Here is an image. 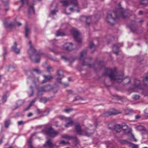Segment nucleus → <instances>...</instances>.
Instances as JSON below:
<instances>
[{
  "instance_id": "58",
  "label": "nucleus",
  "mask_w": 148,
  "mask_h": 148,
  "mask_svg": "<svg viewBox=\"0 0 148 148\" xmlns=\"http://www.w3.org/2000/svg\"><path fill=\"white\" fill-rule=\"evenodd\" d=\"M143 148H147L146 147H143Z\"/></svg>"
},
{
  "instance_id": "4",
  "label": "nucleus",
  "mask_w": 148,
  "mask_h": 148,
  "mask_svg": "<svg viewBox=\"0 0 148 148\" xmlns=\"http://www.w3.org/2000/svg\"><path fill=\"white\" fill-rule=\"evenodd\" d=\"M61 2L63 4V5L65 6L69 5L70 4H71L73 5V8H71L69 9V11L70 12H67L66 11V13L67 14H69L71 12L73 11V9L75 10L76 9H78V2L77 0H62Z\"/></svg>"
},
{
  "instance_id": "37",
  "label": "nucleus",
  "mask_w": 148,
  "mask_h": 148,
  "mask_svg": "<svg viewBox=\"0 0 148 148\" xmlns=\"http://www.w3.org/2000/svg\"><path fill=\"white\" fill-rule=\"evenodd\" d=\"M130 134L131 135V136L132 137V138L130 139V140L132 141H136V140L134 138L133 135L131 133H130Z\"/></svg>"
},
{
  "instance_id": "50",
  "label": "nucleus",
  "mask_w": 148,
  "mask_h": 148,
  "mask_svg": "<svg viewBox=\"0 0 148 148\" xmlns=\"http://www.w3.org/2000/svg\"><path fill=\"white\" fill-rule=\"evenodd\" d=\"M32 79H31L30 77H29L27 79V81H29L30 80H31Z\"/></svg>"
},
{
  "instance_id": "45",
  "label": "nucleus",
  "mask_w": 148,
  "mask_h": 148,
  "mask_svg": "<svg viewBox=\"0 0 148 148\" xmlns=\"http://www.w3.org/2000/svg\"><path fill=\"white\" fill-rule=\"evenodd\" d=\"M118 113H117V112H109V114H110V115L115 114H117Z\"/></svg>"
},
{
  "instance_id": "38",
  "label": "nucleus",
  "mask_w": 148,
  "mask_h": 148,
  "mask_svg": "<svg viewBox=\"0 0 148 148\" xmlns=\"http://www.w3.org/2000/svg\"><path fill=\"white\" fill-rule=\"evenodd\" d=\"M95 47L94 45L93 44L92 42H91L89 45V47L90 48H91L93 47Z\"/></svg>"
},
{
  "instance_id": "60",
  "label": "nucleus",
  "mask_w": 148,
  "mask_h": 148,
  "mask_svg": "<svg viewBox=\"0 0 148 148\" xmlns=\"http://www.w3.org/2000/svg\"><path fill=\"white\" fill-rule=\"evenodd\" d=\"M129 131V133L131 132V131L130 130Z\"/></svg>"
},
{
  "instance_id": "55",
  "label": "nucleus",
  "mask_w": 148,
  "mask_h": 148,
  "mask_svg": "<svg viewBox=\"0 0 148 148\" xmlns=\"http://www.w3.org/2000/svg\"><path fill=\"white\" fill-rule=\"evenodd\" d=\"M5 54H6V52H5L3 53V56H4V54H5Z\"/></svg>"
},
{
  "instance_id": "63",
  "label": "nucleus",
  "mask_w": 148,
  "mask_h": 148,
  "mask_svg": "<svg viewBox=\"0 0 148 148\" xmlns=\"http://www.w3.org/2000/svg\"><path fill=\"white\" fill-rule=\"evenodd\" d=\"M126 126L127 127V125H126Z\"/></svg>"
},
{
  "instance_id": "7",
  "label": "nucleus",
  "mask_w": 148,
  "mask_h": 148,
  "mask_svg": "<svg viewBox=\"0 0 148 148\" xmlns=\"http://www.w3.org/2000/svg\"><path fill=\"white\" fill-rule=\"evenodd\" d=\"M75 39L79 42H82V39L80 38L79 34L78 31L75 29H73L71 31Z\"/></svg>"
},
{
  "instance_id": "26",
  "label": "nucleus",
  "mask_w": 148,
  "mask_h": 148,
  "mask_svg": "<svg viewBox=\"0 0 148 148\" xmlns=\"http://www.w3.org/2000/svg\"><path fill=\"white\" fill-rule=\"evenodd\" d=\"M144 82L145 85H148V77L146 76L144 79Z\"/></svg>"
},
{
  "instance_id": "54",
  "label": "nucleus",
  "mask_w": 148,
  "mask_h": 148,
  "mask_svg": "<svg viewBox=\"0 0 148 148\" xmlns=\"http://www.w3.org/2000/svg\"><path fill=\"white\" fill-rule=\"evenodd\" d=\"M77 99L76 100L79 99V97H77Z\"/></svg>"
},
{
  "instance_id": "49",
  "label": "nucleus",
  "mask_w": 148,
  "mask_h": 148,
  "mask_svg": "<svg viewBox=\"0 0 148 148\" xmlns=\"http://www.w3.org/2000/svg\"><path fill=\"white\" fill-rule=\"evenodd\" d=\"M57 80L58 82H60V81L61 80V79L60 78H57Z\"/></svg>"
},
{
  "instance_id": "46",
  "label": "nucleus",
  "mask_w": 148,
  "mask_h": 148,
  "mask_svg": "<svg viewBox=\"0 0 148 148\" xmlns=\"http://www.w3.org/2000/svg\"><path fill=\"white\" fill-rule=\"evenodd\" d=\"M32 115V113H29L27 115L28 117H30Z\"/></svg>"
},
{
  "instance_id": "23",
  "label": "nucleus",
  "mask_w": 148,
  "mask_h": 148,
  "mask_svg": "<svg viewBox=\"0 0 148 148\" xmlns=\"http://www.w3.org/2000/svg\"><path fill=\"white\" fill-rule=\"evenodd\" d=\"M8 94L6 95H4L3 96L2 98V101L3 103L6 102L7 100V97H8Z\"/></svg>"
},
{
  "instance_id": "13",
  "label": "nucleus",
  "mask_w": 148,
  "mask_h": 148,
  "mask_svg": "<svg viewBox=\"0 0 148 148\" xmlns=\"http://www.w3.org/2000/svg\"><path fill=\"white\" fill-rule=\"evenodd\" d=\"M135 85L134 87V91L137 92H138V90L136 89H138L139 88V85L140 84V81L138 80H136L135 81Z\"/></svg>"
},
{
  "instance_id": "51",
  "label": "nucleus",
  "mask_w": 148,
  "mask_h": 148,
  "mask_svg": "<svg viewBox=\"0 0 148 148\" xmlns=\"http://www.w3.org/2000/svg\"><path fill=\"white\" fill-rule=\"evenodd\" d=\"M142 11H140L139 12V14H142Z\"/></svg>"
},
{
  "instance_id": "33",
  "label": "nucleus",
  "mask_w": 148,
  "mask_h": 148,
  "mask_svg": "<svg viewBox=\"0 0 148 148\" xmlns=\"http://www.w3.org/2000/svg\"><path fill=\"white\" fill-rule=\"evenodd\" d=\"M133 97L134 99L137 100L139 99V96L138 95H134Z\"/></svg>"
},
{
  "instance_id": "14",
  "label": "nucleus",
  "mask_w": 148,
  "mask_h": 148,
  "mask_svg": "<svg viewBox=\"0 0 148 148\" xmlns=\"http://www.w3.org/2000/svg\"><path fill=\"white\" fill-rule=\"evenodd\" d=\"M44 80L43 81V83L49 81L53 79V77L50 76L44 75Z\"/></svg>"
},
{
  "instance_id": "17",
  "label": "nucleus",
  "mask_w": 148,
  "mask_h": 148,
  "mask_svg": "<svg viewBox=\"0 0 148 148\" xmlns=\"http://www.w3.org/2000/svg\"><path fill=\"white\" fill-rule=\"evenodd\" d=\"M25 36L26 38H28V35L29 34L30 32V30L27 27H25Z\"/></svg>"
},
{
  "instance_id": "18",
  "label": "nucleus",
  "mask_w": 148,
  "mask_h": 148,
  "mask_svg": "<svg viewBox=\"0 0 148 148\" xmlns=\"http://www.w3.org/2000/svg\"><path fill=\"white\" fill-rule=\"evenodd\" d=\"M45 145L46 147H50L52 146L53 144L50 140H48L46 142Z\"/></svg>"
},
{
  "instance_id": "21",
  "label": "nucleus",
  "mask_w": 148,
  "mask_h": 148,
  "mask_svg": "<svg viewBox=\"0 0 148 148\" xmlns=\"http://www.w3.org/2000/svg\"><path fill=\"white\" fill-rule=\"evenodd\" d=\"M136 129L137 130L140 131L144 129V127L141 125H139L136 127Z\"/></svg>"
},
{
  "instance_id": "1",
  "label": "nucleus",
  "mask_w": 148,
  "mask_h": 148,
  "mask_svg": "<svg viewBox=\"0 0 148 148\" xmlns=\"http://www.w3.org/2000/svg\"><path fill=\"white\" fill-rule=\"evenodd\" d=\"M125 11L122 8L117 9L114 11L112 13H108L106 18L107 22L110 25H113L115 21V18L119 16L123 18L125 17L124 15Z\"/></svg>"
},
{
  "instance_id": "39",
  "label": "nucleus",
  "mask_w": 148,
  "mask_h": 148,
  "mask_svg": "<svg viewBox=\"0 0 148 148\" xmlns=\"http://www.w3.org/2000/svg\"><path fill=\"white\" fill-rule=\"evenodd\" d=\"M24 123V122L22 121H19L18 122V124L19 125L23 124Z\"/></svg>"
},
{
  "instance_id": "5",
  "label": "nucleus",
  "mask_w": 148,
  "mask_h": 148,
  "mask_svg": "<svg viewBox=\"0 0 148 148\" xmlns=\"http://www.w3.org/2000/svg\"><path fill=\"white\" fill-rule=\"evenodd\" d=\"M75 130L77 133L80 135H84L88 136H90L92 133L87 132L85 131H83L81 129V126L78 123H76L75 126Z\"/></svg>"
},
{
  "instance_id": "28",
  "label": "nucleus",
  "mask_w": 148,
  "mask_h": 148,
  "mask_svg": "<svg viewBox=\"0 0 148 148\" xmlns=\"http://www.w3.org/2000/svg\"><path fill=\"white\" fill-rule=\"evenodd\" d=\"M130 146L132 147V148H137L138 145H136L133 144L131 143L130 144Z\"/></svg>"
},
{
  "instance_id": "20",
  "label": "nucleus",
  "mask_w": 148,
  "mask_h": 148,
  "mask_svg": "<svg viewBox=\"0 0 148 148\" xmlns=\"http://www.w3.org/2000/svg\"><path fill=\"white\" fill-rule=\"evenodd\" d=\"M65 35V34L62 32H60L59 31H58L56 34L57 36H64Z\"/></svg>"
},
{
  "instance_id": "42",
  "label": "nucleus",
  "mask_w": 148,
  "mask_h": 148,
  "mask_svg": "<svg viewBox=\"0 0 148 148\" xmlns=\"http://www.w3.org/2000/svg\"><path fill=\"white\" fill-rule=\"evenodd\" d=\"M22 103L23 101L22 100H19L18 101L17 104L20 106L21 105L23 104Z\"/></svg>"
},
{
  "instance_id": "30",
  "label": "nucleus",
  "mask_w": 148,
  "mask_h": 148,
  "mask_svg": "<svg viewBox=\"0 0 148 148\" xmlns=\"http://www.w3.org/2000/svg\"><path fill=\"white\" fill-rule=\"evenodd\" d=\"M148 3L147 0H142L141 1V3L143 5H145L147 4Z\"/></svg>"
},
{
  "instance_id": "10",
  "label": "nucleus",
  "mask_w": 148,
  "mask_h": 148,
  "mask_svg": "<svg viewBox=\"0 0 148 148\" xmlns=\"http://www.w3.org/2000/svg\"><path fill=\"white\" fill-rule=\"evenodd\" d=\"M50 86H48L44 87H42L40 88L39 90L37 93V95L38 96L40 95H42L43 92L45 91H47L50 88Z\"/></svg>"
},
{
  "instance_id": "16",
  "label": "nucleus",
  "mask_w": 148,
  "mask_h": 148,
  "mask_svg": "<svg viewBox=\"0 0 148 148\" xmlns=\"http://www.w3.org/2000/svg\"><path fill=\"white\" fill-rule=\"evenodd\" d=\"M113 50L114 53L117 55L118 54V47L117 45H115L113 46Z\"/></svg>"
},
{
  "instance_id": "61",
  "label": "nucleus",
  "mask_w": 148,
  "mask_h": 148,
  "mask_svg": "<svg viewBox=\"0 0 148 148\" xmlns=\"http://www.w3.org/2000/svg\"><path fill=\"white\" fill-rule=\"evenodd\" d=\"M125 131H127V130H125Z\"/></svg>"
},
{
  "instance_id": "9",
  "label": "nucleus",
  "mask_w": 148,
  "mask_h": 148,
  "mask_svg": "<svg viewBox=\"0 0 148 148\" xmlns=\"http://www.w3.org/2000/svg\"><path fill=\"white\" fill-rule=\"evenodd\" d=\"M46 133L51 137H55L58 134V132L55 131L51 127H50Z\"/></svg>"
},
{
  "instance_id": "40",
  "label": "nucleus",
  "mask_w": 148,
  "mask_h": 148,
  "mask_svg": "<svg viewBox=\"0 0 148 148\" xmlns=\"http://www.w3.org/2000/svg\"><path fill=\"white\" fill-rule=\"evenodd\" d=\"M121 125L119 124L116 125V128H115V129L116 130V128H118L119 130L121 128Z\"/></svg>"
},
{
  "instance_id": "57",
  "label": "nucleus",
  "mask_w": 148,
  "mask_h": 148,
  "mask_svg": "<svg viewBox=\"0 0 148 148\" xmlns=\"http://www.w3.org/2000/svg\"><path fill=\"white\" fill-rule=\"evenodd\" d=\"M40 101H41L42 102H43V101H42V99H40Z\"/></svg>"
},
{
  "instance_id": "62",
  "label": "nucleus",
  "mask_w": 148,
  "mask_h": 148,
  "mask_svg": "<svg viewBox=\"0 0 148 148\" xmlns=\"http://www.w3.org/2000/svg\"><path fill=\"white\" fill-rule=\"evenodd\" d=\"M147 25H148V23H147Z\"/></svg>"
},
{
  "instance_id": "15",
  "label": "nucleus",
  "mask_w": 148,
  "mask_h": 148,
  "mask_svg": "<svg viewBox=\"0 0 148 148\" xmlns=\"http://www.w3.org/2000/svg\"><path fill=\"white\" fill-rule=\"evenodd\" d=\"M28 12L29 14H35L34 10L32 6H29Z\"/></svg>"
},
{
  "instance_id": "22",
  "label": "nucleus",
  "mask_w": 148,
  "mask_h": 148,
  "mask_svg": "<svg viewBox=\"0 0 148 148\" xmlns=\"http://www.w3.org/2000/svg\"><path fill=\"white\" fill-rule=\"evenodd\" d=\"M36 101V99H34L30 102L29 105V107L27 109V110H28L29 108L31 107L32 105L34 103V102Z\"/></svg>"
},
{
  "instance_id": "47",
  "label": "nucleus",
  "mask_w": 148,
  "mask_h": 148,
  "mask_svg": "<svg viewBox=\"0 0 148 148\" xmlns=\"http://www.w3.org/2000/svg\"><path fill=\"white\" fill-rule=\"evenodd\" d=\"M41 111L39 110L38 109L37 110V112L38 114H39L40 113Z\"/></svg>"
},
{
  "instance_id": "24",
  "label": "nucleus",
  "mask_w": 148,
  "mask_h": 148,
  "mask_svg": "<svg viewBox=\"0 0 148 148\" xmlns=\"http://www.w3.org/2000/svg\"><path fill=\"white\" fill-rule=\"evenodd\" d=\"M87 53L86 50H84L82 51L80 54V56L81 57H82L84 55L86 54Z\"/></svg>"
},
{
  "instance_id": "29",
  "label": "nucleus",
  "mask_w": 148,
  "mask_h": 148,
  "mask_svg": "<svg viewBox=\"0 0 148 148\" xmlns=\"http://www.w3.org/2000/svg\"><path fill=\"white\" fill-rule=\"evenodd\" d=\"M40 71L38 69H34L33 71V73L35 74L36 73H40Z\"/></svg>"
},
{
  "instance_id": "36",
  "label": "nucleus",
  "mask_w": 148,
  "mask_h": 148,
  "mask_svg": "<svg viewBox=\"0 0 148 148\" xmlns=\"http://www.w3.org/2000/svg\"><path fill=\"white\" fill-rule=\"evenodd\" d=\"M30 89L31 90V91L32 92V93L31 94L29 92V97H30L32 96L33 93V91L32 90V88L31 87Z\"/></svg>"
},
{
  "instance_id": "31",
  "label": "nucleus",
  "mask_w": 148,
  "mask_h": 148,
  "mask_svg": "<svg viewBox=\"0 0 148 148\" xmlns=\"http://www.w3.org/2000/svg\"><path fill=\"white\" fill-rule=\"evenodd\" d=\"M57 11V10H54L51 11L50 14L51 15H54Z\"/></svg>"
},
{
  "instance_id": "6",
  "label": "nucleus",
  "mask_w": 148,
  "mask_h": 148,
  "mask_svg": "<svg viewBox=\"0 0 148 148\" xmlns=\"http://www.w3.org/2000/svg\"><path fill=\"white\" fill-rule=\"evenodd\" d=\"M59 117L60 119L65 121L66 123L65 124V126L66 127L70 126L73 124L72 119L70 117L66 118L63 116H60Z\"/></svg>"
},
{
  "instance_id": "3",
  "label": "nucleus",
  "mask_w": 148,
  "mask_h": 148,
  "mask_svg": "<svg viewBox=\"0 0 148 148\" xmlns=\"http://www.w3.org/2000/svg\"><path fill=\"white\" fill-rule=\"evenodd\" d=\"M106 72L104 73V75H108L112 80H116L118 82L121 81L123 77L122 75L117 76L116 74V71L110 68H106Z\"/></svg>"
},
{
  "instance_id": "41",
  "label": "nucleus",
  "mask_w": 148,
  "mask_h": 148,
  "mask_svg": "<svg viewBox=\"0 0 148 148\" xmlns=\"http://www.w3.org/2000/svg\"><path fill=\"white\" fill-rule=\"evenodd\" d=\"M22 3L23 4L25 2L27 4L28 3V0H21Z\"/></svg>"
},
{
  "instance_id": "35",
  "label": "nucleus",
  "mask_w": 148,
  "mask_h": 148,
  "mask_svg": "<svg viewBox=\"0 0 148 148\" xmlns=\"http://www.w3.org/2000/svg\"><path fill=\"white\" fill-rule=\"evenodd\" d=\"M47 69L49 71H53L52 67L50 66H48Z\"/></svg>"
},
{
  "instance_id": "52",
  "label": "nucleus",
  "mask_w": 148,
  "mask_h": 148,
  "mask_svg": "<svg viewBox=\"0 0 148 148\" xmlns=\"http://www.w3.org/2000/svg\"><path fill=\"white\" fill-rule=\"evenodd\" d=\"M127 79H128V80H129V82H128V83H130V78L129 77H128V78H127Z\"/></svg>"
},
{
  "instance_id": "56",
  "label": "nucleus",
  "mask_w": 148,
  "mask_h": 148,
  "mask_svg": "<svg viewBox=\"0 0 148 148\" xmlns=\"http://www.w3.org/2000/svg\"><path fill=\"white\" fill-rule=\"evenodd\" d=\"M77 12H79V10L78 9L77 10Z\"/></svg>"
},
{
  "instance_id": "32",
  "label": "nucleus",
  "mask_w": 148,
  "mask_h": 148,
  "mask_svg": "<svg viewBox=\"0 0 148 148\" xmlns=\"http://www.w3.org/2000/svg\"><path fill=\"white\" fill-rule=\"evenodd\" d=\"M62 137L66 139H69L70 138L67 135H64L62 136Z\"/></svg>"
},
{
  "instance_id": "34",
  "label": "nucleus",
  "mask_w": 148,
  "mask_h": 148,
  "mask_svg": "<svg viewBox=\"0 0 148 148\" xmlns=\"http://www.w3.org/2000/svg\"><path fill=\"white\" fill-rule=\"evenodd\" d=\"M60 144H62L63 145H65L66 144L68 143L65 142L64 140H62L60 142Z\"/></svg>"
},
{
  "instance_id": "25",
  "label": "nucleus",
  "mask_w": 148,
  "mask_h": 148,
  "mask_svg": "<svg viewBox=\"0 0 148 148\" xmlns=\"http://www.w3.org/2000/svg\"><path fill=\"white\" fill-rule=\"evenodd\" d=\"M58 74L59 76H62L63 75V71L61 70H59L58 71Z\"/></svg>"
},
{
  "instance_id": "44",
  "label": "nucleus",
  "mask_w": 148,
  "mask_h": 148,
  "mask_svg": "<svg viewBox=\"0 0 148 148\" xmlns=\"http://www.w3.org/2000/svg\"><path fill=\"white\" fill-rule=\"evenodd\" d=\"M5 138L4 136H3L2 137L1 139L0 140V144L2 143L3 141L2 140Z\"/></svg>"
},
{
  "instance_id": "43",
  "label": "nucleus",
  "mask_w": 148,
  "mask_h": 148,
  "mask_svg": "<svg viewBox=\"0 0 148 148\" xmlns=\"http://www.w3.org/2000/svg\"><path fill=\"white\" fill-rule=\"evenodd\" d=\"M71 110V109H67L65 110V111L66 113L69 112Z\"/></svg>"
},
{
  "instance_id": "2",
  "label": "nucleus",
  "mask_w": 148,
  "mask_h": 148,
  "mask_svg": "<svg viewBox=\"0 0 148 148\" xmlns=\"http://www.w3.org/2000/svg\"><path fill=\"white\" fill-rule=\"evenodd\" d=\"M28 45L30 48L28 52L31 59L33 60L35 62H39L40 61L39 57L43 55V53H37L36 50L32 47L31 41H29Z\"/></svg>"
},
{
  "instance_id": "27",
  "label": "nucleus",
  "mask_w": 148,
  "mask_h": 148,
  "mask_svg": "<svg viewBox=\"0 0 148 148\" xmlns=\"http://www.w3.org/2000/svg\"><path fill=\"white\" fill-rule=\"evenodd\" d=\"M11 123V122L10 120H8L5 121V126L6 127H8L9 125Z\"/></svg>"
},
{
  "instance_id": "19",
  "label": "nucleus",
  "mask_w": 148,
  "mask_h": 148,
  "mask_svg": "<svg viewBox=\"0 0 148 148\" xmlns=\"http://www.w3.org/2000/svg\"><path fill=\"white\" fill-rule=\"evenodd\" d=\"M33 135H32L31 137L29 138V140H28V145L29 146V148H34L32 146V143H31L32 140L31 138H32V137Z\"/></svg>"
},
{
  "instance_id": "53",
  "label": "nucleus",
  "mask_w": 148,
  "mask_h": 148,
  "mask_svg": "<svg viewBox=\"0 0 148 148\" xmlns=\"http://www.w3.org/2000/svg\"><path fill=\"white\" fill-rule=\"evenodd\" d=\"M62 58L63 59H66V58L65 57H62Z\"/></svg>"
},
{
  "instance_id": "48",
  "label": "nucleus",
  "mask_w": 148,
  "mask_h": 148,
  "mask_svg": "<svg viewBox=\"0 0 148 148\" xmlns=\"http://www.w3.org/2000/svg\"><path fill=\"white\" fill-rule=\"evenodd\" d=\"M135 118L136 119H138L140 118V116L139 115H136V116Z\"/></svg>"
},
{
  "instance_id": "59",
  "label": "nucleus",
  "mask_w": 148,
  "mask_h": 148,
  "mask_svg": "<svg viewBox=\"0 0 148 148\" xmlns=\"http://www.w3.org/2000/svg\"><path fill=\"white\" fill-rule=\"evenodd\" d=\"M83 18H84V19H86L84 17H83Z\"/></svg>"
},
{
  "instance_id": "64",
  "label": "nucleus",
  "mask_w": 148,
  "mask_h": 148,
  "mask_svg": "<svg viewBox=\"0 0 148 148\" xmlns=\"http://www.w3.org/2000/svg\"><path fill=\"white\" fill-rule=\"evenodd\" d=\"M8 148H11L10 147Z\"/></svg>"
},
{
  "instance_id": "12",
  "label": "nucleus",
  "mask_w": 148,
  "mask_h": 148,
  "mask_svg": "<svg viewBox=\"0 0 148 148\" xmlns=\"http://www.w3.org/2000/svg\"><path fill=\"white\" fill-rule=\"evenodd\" d=\"M17 44L16 42H15L14 45L12 47V49L16 54H18L20 53V49L17 48Z\"/></svg>"
},
{
  "instance_id": "8",
  "label": "nucleus",
  "mask_w": 148,
  "mask_h": 148,
  "mask_svg": "<svg viewBox=\"0 0 148 148\" xmlns=\"http://www.w3.org/2000/svg\"><path fill=\"white\" fill-rule=\"evenodd\" d=\"M4 24L5 27L10 28H13L16 26H19L22 25L20 22H17L16 21L14 22V23L8 24V23L6 22V18L5 20Z\"/></svg>"
},
{
  "instance_id": "11",
  "label": "nucleus",
  "mask_w": 148,
  "mask_h": 148,
  "mask_svg": "<svg viewBox=\"0 0 148 148\" xmlns=\"http://www.w3.org/2000/svg\"><path fill=\"white\" fill-rule=\"evenodd\" d=\"M73 45L71 43H67L64 45V48L66 50L71 51L73 49Z\"/></svg>"
}]
</instances>
